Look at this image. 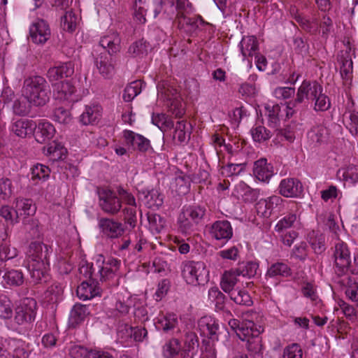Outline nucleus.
Masks as SVG:
<instances>
[{"label":"nucleus","instance_id":"nucleus-1","mask_svg":"<svg viewBox=\"0 0 358 358\" xmlns=\"http://www.w3.org/2000/svg\"><path fill=\"white\" fill-rule=\"evenodd\" d=\"M52 252L51 246L40 241H33L27 251V268L34 284L49 282L50 256Z\"/></svg>","mask_w":358,"mask_h":358},{"label":"nucleus","instance_id":"nucleus-2","mask_svg":"<svg viewBox=\"0 0 358 358\" xmlns=\"http://www.w3.org/2000/svg\"><path fill=\"white\" fill-rule=\"evenodd\" d=\"M120 38L115 32L101 37L99 43L92 51L94 64L100 74L110 78L115 73L113 54L120 50Z\"/></svg>","mask_w":358,"mask_h":358},{"label":"nucleus","instance_id":"nucleus-3","mask_svg":"<svg viewBox=\"0 0 358 358\" xmlns=\"http://www.w3.org/2000/svg\"><path fill=\"white\" fill-rule=\"evenodd\" d=\"M22 92L30 104L35 106H45L50 99L51 90L45 78L31 76L23 82Z\"/></svg>","mask_w":358,"mask_h":358},{"label":"nucleus","instance_id":"nucleus-4","mask_svg":"<svg viewBox=\"0 0 358 358\" xmlns=\"http://www.w3.org/2000/svg\"><path fill=\"white\" fill-rule=\"evenodd\" d=\"M264 331L262 326H257L252 321L248 320L241 328L238 336L242 341H246V348L251 358H263L262 338L259 334Z\"/></svg>","mask_w":358,"mask_h":358},{"label":"nucleus","instance_id":"nucleus-5","mask_svg":"<svg viewBox=\"0 0 358 358\" xmlns=\"http://www.w3.org/2000/svg\"><path fill=\"white\" fill-rule=\"evenodd\" d=\"M322 92H323V87L317 81L303 80L297 90L295 99L287 103V117L293 116L300 110L301 104L306 101H313L316 99L317 93Z\"/></svg>","mask_w":358,"mask_h":358},{"label":"nucleus","instance_id":"nucleus-6","mask_svg":"<svg viewBox=\"0 0 358 358\" xmlns=\"http://www.w3.org/2000/svg\"><path fill=\"white\" fill-rule=\"evenodd\" d=\"M333 257L335 272L338 275H344L348 272H350L353 275H358V257H355L354 261L352 262L350 252L345 243L339 240L335 244Z\"/></svg>","mask_w":358,"mask_h":358},{"label":"nucleus","instance_id":"nucleus-7","mask_svg":"<svg viewBox=\"0 0 358 358\" xmlns=\"http://www.w3.org/2000/svg\"><path fill=\"white\" fill-rule=\"evenodd\" d=\"M181 272L183 278L189 285H204L209 280V272L203 262H183L181 265Z\"/></svg>","mask_w":358,"mask_h":358},{"label":"nucleus","instance_id":"nucleus-8","mask_svg":"<svg viewBox=\"0 0 358 358\" xmlns=\"http://www.w3.org/2000/svg\"><path fill=\"white\" fill-rule=\"evenodd\" d=\"M37 303L33 298H24L15 308L14 320L18 324L31 323L35 320Z\"/></svg>","mask_w":358,"mask_h":358},{"label":"nucleus","instance_id":"nucleus-9","mask_svg":"<svg viewBox=\"0 0 358 358\" xmlns=\"http://www.w3.org/2000/svg\"><path fill=\"white\" fill-rule=\"evenodd\" d=\"M99 205L101 209L112 215L117 213L121 208V202L115 193L108 189L99 191Z\"/></svg>","mask_w":358,"mask_h":358},{"label":"nucleus","instance_id":"nucleus-10","mask_svg":"<svg viewBox=\"0 0 358 358\" xmlns=\"http://www.w3.org/2000/svg\"><path fill=\"white\" fill-rule=\"evenodd\" d=\"M138 197L141 203L147 208L159 209L164 203V195L158 189H137Z\"/></svg>","mask_w":358,"mask_h":358},{"label":"nucleus","instance_id":"nucleus-11","mask_svg":"<svg viewBox=\"0 0 358 358\" xmlns=\"http://www.w3.org/2000/svg\"><path fill=\"white\" fill-rule=\"evenodd\" d=\"M50 29L44 20H38L29 28V37L33 43H45L50 37Z\"/></svg>","mask_w":358,"mask_h":358},{"label":"nucleus","instance_id":"nucleus-12","mask_svg":"<svg viewBox=\"0 0 358 358\" xmlns=\"http://www.w3.org/2000/svg\"><path fill=\"white\" fill-rule=\"evenodd\" d=\"M303 189V185L297 178L283 179L279 185V193L285 197H299L301 195Z\"/></svg>","mask_w":358,"mask_h":358},{"label":"nucleus","instance_id":"nucleus-13","mask_svg":"<svg viewBox=\"0 0 358 358\" xmlns=\"http://www.w3.org/2000/svg\"><path fill=\"white\" fill-rule=\"evenodd\" d=\"M183 345H180L181 358H194L198 352L199 338L192 331H186L184 335Z\"/></svg>","mask_w":358,"mask_h":358},{"label":"nucleus","instance_id":"nucleus-14","mask_svg":"<svg viewBox=\"0 0 358 358\" xmlns=\"http://www.w3.org/2000/svg\"><path fill=\"white\" fill-rule=\"evenodd\" d=\"M74 73V64L71 62H64L51 67L47 71V77L50 82L69 78Z\"/></svg>","mask_w":358,"mask_h":358},{"label":"nucleus","instance_id":"nucleus-15","mask_svg":"<svg viewBox=\"0 0 358 358\" xmlns=\"http://www.w3.org/2000/svg\"><path fill=\"white\" fill-rule=\"evenodd\" d=\"M102 108L97 103L86 105L85 110L80 115V122L83 125L96 124L101 117Z\"/></svg>","mask_w":358,"mask_h":358},{"label":"nucleus","instance_id":"nucleus-16","mask_svg":"<svg viewBox=\"0 0 358 358\" xmlns=\"http://www.w3.org/2000/svg\"><path fill=\"white\" fill-rule=\"evenodd\" d=\"M120 262L115 259H110L107 262H96L97 275L100 281H106L112 278L118 270Z\"/></svg>","mask_w":358,"mask_h":358},{"label":"nucleus","instance_id":"nucleus-17","mask_svg":"<svg viewBox=\"0 0 358 358\" xmlns=\"http://www.w3.org/2000/svg\"><path fill=\"white\" fill-rule=\"evenodd\" d=\"M95 280L83 281L76 289L78 296L83 300H88L100 295L101 288Z\"/></svg>","mask_w":358,"mask_h":358},{"label":"nucleus","instance_id":"nucleus-18","mask_svg":"<svg viewBox=\"0 0 358 358\" xmlns=\"http://www.w3.org/2000/svg\"><path fill=\"white\" fill-rule=\"evenodd\" d=\"M36 129V123L28 119H20L11 125V131L20 138L31 136Z\"/></svg>","mask_w":358,"mask_h":358},{"label":"nucleus","instance_id":"nucleus-19","mask_svg":"<svg viewBox=\"0 0 358 358\" xmlns=\"http://www.w3.org/2000/svg\"><path fill=\"white\" fill-rule=\"evenodd\" d=\"M210 234L217 240H229L233 236L231 223L228 220H219L213 224Z\"/></svg>","mask_w":358,"mask_h":358},{"label":"nucleus","instance_id":"nucleus-20","mask_svg":"<svg viewBox=\"0 0 358 358\" xmlns=\"http://www.w3.org/2000/svg\"><path fill=\"white\" fill-rule=\"evenodd\" d=\"M2 283L4 286L17 287L24 284V277L22 271L17 269H9L6 266V269L2 272L1 277Z\"/></svg>","mask_w":358,"mask_h":358},{"label":"nucleus","instance_id":"nucleus-21","mask_svg":"<svg viewBox=\"0 0 358 358\" xmlns=\"http://www.w3.org/2000/svg\"><path fill=\"white\" fill-rule=\"evenodd\" d=\"M253 173L259 180L268 182L273 175V167L266 159L262 158L255 162Z\"/></svg>","mask_w":358,"mask_h":358},{"label":"nucleus","instance_id":"nucleus-22","mask_svg":"<svg viewBox=\"0 0 358 358\" xmlns=\"http://www.w3.org/2000/svg\"><path fill=\"white\" fill-rule=\"evenodd\" d=\"M55 134L54 126L46 121H41L36 124V129L33 135L36 141L40 143H45L50 141Z\"/></svg>","mask_w":358,"mask_h":358},{"label":"nucleus","instance_id":"nucleus-23","mask_svg":"<svg viewBox=\"0 0 358 358\" xmlns=\"http://www.w3.org/2000/svg\"><path fill=\"white\" fill-rule=\"evenodd\" d=\"M99 225L103 234L110 238H117L123 232L122 224L112 219L101 218Z\"/></svg>","mask_w":358,"mask_h":358},{"label":"nucleus","instance_id":"nucleus-24","mask_svg":"<svg viewBox=\"0 0 358 358\" xmlns=\"http://www.w3.org/2000/svg\"><path fill=\"white\" fill-rule=\"evenodd\" d=\"M201 333L211 340H217L218 323L210 317H202L199 321Z\"/></svg>","mask_w":358,"mask_h":358},{"label":"nucleus","instance_id":"nucleus-25","mask_svg":"<svg viewBox=\"0 0 358 358\" xmlns=\"http://www.w3.org/2000/svg\"><path fill=\"white\" fill-rule=\"evenodd\" d=\"M208 299L214 303L216 311L231 315L226 307L227 296L217 287H213L208 290Z\"/></svg>","mask_w":358,"mask_h":358},{"label":"nucleus","instance_id":"nucleus-26","mask_svg":"<svg viewBox=\"0 0 358 358\" xmlns=\"http://www.w3.org/2000/svg\"><path fill=\"white\" fill-rule=\"evenodd\" d=\"M337 59L341 64L340 73L343 80L345 81L351 80L353 64L350 52L348 50L341 51L338 54Z\"/></svg>","mask_w":358,"mask_h":358},{"label":"nucleus","instance_id":"nucleus-27","mask_svg":"<svg viewBox=\"0 0 358 358\" xmlns=\"http://www.w3.org/2000/svg\"><path fill=\"white\" fill-rule=\"evenodd\" d=\"M281 201L282 199L278 196H271L268 199H261L255 206L257 214L262 217H268L275 206Z\"/></svg>","mask_w":358,"mask_h":358},{"label":"nucleus","instance_id":"nucleus-28","mask_svg":"<svg viewBox=\"0 0 358 358\" xmlns=\"http://www.w3.org/2000/svg\"><path fill=\"white\" fill-rule=\"evenodd\" d=\"M178 320L175 314H166L159 318L157 322V327L163 331L168 333L171 331L177 336L180 330L178 328Z\"/></svg>","mask_w":358,"mask_h":358},{"label":"nucleus","instance_id":"nucleus-29","mask_svg":"<svg viewBox=\"0 0 358 358\" xmlns=\"http://www.w3.org/2000/svg\"><path fill=\"white\" fill-rule=\"evenodd\" d=\"M178 27L180 29L187 28L188 31H192L200 28V26L206 24V22L200 16L192 17L185 16L182 13L178 11L177 13Z\"/></svg>","mask_w":358,"mask_h":358},{"label":"nucleus","instance_id":"nucleus-30","mask_svg":"<svg viewBox=\"0 0 358 358\" xmlns=\"http://www.w3.org/2000/svg\"><path fill=\"white\" fill-rule=\"evenodd\" d=\"M329 130L323 124L313 127L308 132V138L316 145L327 142Z\"/></svg>","mask_w":358,"mask_h":358},{"label":"nucleus","instance_id":"nucleus-31","mask_svg":"<svg viewBox=\"0 0 358 358\" xmlns=\"http://www.w3.org/2000/svg\"><path fill=\"white\" fill-rule=\"evenodd\" d=\"M75 91V87L70 82H62L56 86L54 96L56 99L76 101L77 99L73 98Z\"/></svg>","mask_w":358,"mask_h":358},{"label":"nucleus","instance_id":"nucleus-32","mask_svg":"<svg viewBox=\"0 0 358 358\" xmlns=\"http://www.w3.org/2000/svg\"><path fill=\"white\" fill-rule=\"evenodd\" d=\"M89 314L90 311L87 306L76 303L70 313L69 322L71 326L76 327L78 324L83 322Z\"/></svg>","mask_w":358,"mask_h":358},{"label":"nucleus","instance_id":"nucleus-33","mask_svg":"<svg viewBox=\"0 0 358 358\" xmlns=\"http://www.w3.org/2000/svg\"><path fill=\"white\" fill-rule=\"evenodd\" d=\"M240 48L244 58L252 57L257 53L258 41L253 36H245L240 42Z\"/></svg>","mask_w":358,"mask_h":358},{"label":"nucleus","instance_id":"nucleus-34","mask_svg":"<svg viewBox=\"0 0 358 358\" xmlns=\"http://www.w3.org/2000/svg\"><path fill=\"white\" fill-rule=\"evenodd\" d=\"M292 275V269L284 262H278L272 264L266 271V275L269 278H287Z\"/></svg>","mask_w":358,"mask_h":358},{"label":"nucleus","instance_id":"nucleus-35","mask_svg":"<svg viewBox=\"0 0 358 358\" xmlns=\"http://www.w3.org/2000/svg\"><path fill=\"white\" fill-rule=\"evenodd\" d=\"M192 126L184 120L178 121L173 134V139L179 143H187L190 139Z\"/></svg>","mask_w":358,"mask_h":358},{"label":"nucleus","instance_id":"nucleus-36","mask_svg":"<svg viewBox=\"0 0 358 358\" xmlns=\"http://www.w3.org/2000/svg\"><path fill=\"white\" fill-rule=\"evenodd\" d=\"M239 276L236 269L225 271L222 275L220 283L222 290L226 293L234 290V287L238 281V277Z\"/></svg>","mask_w":358,"mask_h":358},{"label":"nucleus","instance_id":"nucleus-37","mask_svg":"<svg viewBox=\"0 0 358 358\" xmlns=\"http://www.w3.org/2000/svg\"><path fill=\"white\" fill-rule=\"evenodd\" d=\"M46 152V155L52 160L57 161L66 157L67 150L61 143L54 141L47 145Z\"/></svg>","mask_w":358,"mask_h":358},{"label":"nucleus","instance_id":"nucleus-38","mask_svg":"<svg viewBox=\"0 0 358 358\" xmlns=\"http://www.w3.org/2000/svg\"><path fill=\"white\" fill-rule=\"evenodd\" d=\"M162 353L165 358H173L180 355V341L179 338L174 337L169 340L163 345Z\"/></svg>","mask_w":358,"mask_h":358},{"label":"nucleus","instance_id":"nucleus-39","mask_svg":"<svg viewBox=\"0 0 358 358\" xmlns=\"http://www.w3.org/2000/svg\"><path fill=\"white\" fill-rule=\"evenodd\" d=\"M8 348L11 358H29V352L24 349L23 345L17 340L8 339Z\"/></svg>","mask_w":358,"mask_h":358},{"label":"nucleus","instance_id":"nucleus-40","mask_svg":"<svg viewBox=\"0 0 358 358\" xmlns=\"http://www.w3.org/2000/svg\"><path fill=\"white\" fill-rule=\"evenodd\" d=\"M231 300L240 306H250L252 300L250 294L245 290L235 289L228 293Z\"/></svg>","mask_w":358,"mask_h":358},{"label":"nucleus","instance_id":"nucleus-41","mask_svg":"<svg viewBox=\"0 0 358 358\" xmlns=\"http://www.w3.org/2000/svg\"><path fill=\"white\" fill-rule=\"evenodd\" d=\"M191 181L192 180L189 176L180 174L175 177L172 186L178 194H185L189 190Z\"/></svg>","mask_w":358,"mask_h":358},{"label":"nucleus","instance_id":"nucleus-42","mask_svg":"<svg viewBox=\"0 0 358 358\" xmlns=\"http://www.w3.org/2000/svg\"><path fill=\"white\" fill-rule=\"evenodd\" d=\"M182 213H183L186 217L190 218V220L193 221V223H195L198 226L203 219L206 210L204 208L199 206H192L183 210Z\"/></svg>","mask_w":358,"mask_h":358},{"label":"nucleus","instance_id":"nucleus-43","mask_svg":"<svg viewBox=\"0 0 358 358\" xmlns=\"http://www.w3.org/2000/svg\"><path fill=\"white\" fill-rule=\"evenodd\" d=\"M308 240L315 253L320 254L325 250L324 237L322 234L312 231L308 235Z\"/></svg>","mask_w":358,"mask_h":358},{"label":"nucleus","instance_id":"nucleus-44","mask_svg":"<svg viewBox=\"0 0 358 358\" xmlns=\"http://www.w3.org/2000/svg\"><path fill=\"white\" fill-rule=\"evenodd\" d=\"M136 150L139 154L150 155L154 152L150 139L144 136L136 133Z\"/></svg>","mask_w":358,"mask_h":358},{"label":"nucleus","instance_id":"nucleus-45","mask_svg":"<svg viewBox=\"0 0 358 358\" xmlns=\"http://www.w3.org/2000/svg\"><path fill=\"white\" fill-rule=\"evenodd\" d=\"M258 267L259 265L257 262H248L239 264V266L236 270L240 276L242 275L243 277L251 278L256 275Z\"/></svg>","mask_w":358,"mask_h":358},{"label":"nucleus","instance_id":"nucleus-46","mask_svg":"<svg viewBox=\"0 0 358 358\" xmlns=\"http://www.w3.org/2000/svg\"><path fill=\"white\" fill-rule=\"evenodd\" d=\"M79 272L84 277L89 278L87 280H99V276L97 275L96 264L94 265L87 262H83L80 264Z\"/></svg>","mask_w":358,"mask_h":358},{"label":"nucleus","instance_id":"nucleus-47","mask_svg":"<svg viewBox=\"0 0 358 358\" xmlns=\"http://www.w3.org/2000/svg\"><path fill=\"white\" fill-rule=\"evenodd\" d=\"M17 211H19V217L22 215H33L36 213V207L30 199H20L17 201Z\"/></svg>","mask_w":358,"mask_h":358},{"label":"nucleus","instance_id":"nucleus-48","mask_svg":"<svg viewBox=\"0 0 358 358\" xmlns=\"http://www.w3.org/2000/svg\"><path fill=\"white\" fill-rule=\"evenodd\" d=\"M147 219L150 229L157 233H159L164 229L166 224V220L158 214L148 213Z\"/></svg>","mask_w":358,"mask_h":358},{"label":"nucleus","instance_id":"nucleus-49","mask_svg":"<svg viewBox=\"0 0 358 358\" xmlns=\"http://www.w3.org/2000/svg\"><path fill=\"white\" fill-rule=\"evenodd\" d=\"M178 224L180 231L185 234H192L196 230L197 227V225L193 223V221L186 217L183 213L180 215Z\"/></svg>","mask_w":358,"mask_h":358},{"label":"nucleus","instance_id":"nucleus-50","mask_svg":"<svg viewBox=\"0 0 358 358\" xmlns=\"http://www.w3.org/2000/svg\"><path fill=\"white\" fill-rule=\"evenodd\" d=\"M134 335V329L131 325L127 323L120 324L117 327V336L120 341L123 343L130 341L132 343V336Z\"/></svg>","mask_w":358,"mask_h":358},{"label":"nucleus","instance_id":"nucleus-51","mask_svg":"<svg viewBox=\"0 0 358 358\" xmlns=\"http://www.w3.org/2000/svg\"><path fill=\"white\" fill-rule=\"evenodd\" d=\"M13 305L6 296H0V318L10 319L13 316Z\"/></svg>","mask_w":358,"mask_h":358},{"label":"nucleus","instance_id":"nucleus-52","mask_svg":"<svg viewBox=\"0 0 358 358\" xmlns=\"http://www.w3.org/2000/svg\"><path fill=\"white\" fill-rule=\"evenodd\" d=\"M61 26L64 31L72 32L76 27V16L72 11L66 12L61 17Z\"/></svg>","mask_w":358,"mask_h":358},{"label":"nucleus","instance_id":"nucleus-53","mask_svg":"<svg viewBox=\"0 0 358 358\" xmlns=\"http://www.w3.org/2000/svg\"><path fill=\"white\" fill-rule=\"evenodd\" d=\"M0 215L13 224L19 222V211L9 206H3L0 208Z\"/></svg>","mask_w":358,"mask_h":358},{"label":"nucleus","instance_id":"nucleus-54","mask_svg":"<svg viewBox=\"0 0 358 358\" xmlns=\"http://www.w3.org/2000/svg\"><path fill=\"white\" fill-rule=\"evenodd\" d=\"M296 220L295 214H289L278 221L275 225V231L278 233H284L291 228Z\"/></svg>","mask_w":358,"mask_h":358},{"label":"nucleus","instance_id":"nucleus-55","mask_svg":"<svg viewBox=\"0 0 358 358\" xmlns=\"http://www.w3.org/2000/svg\"><path fill=\"white\" fill-rule=\"evenodd\" d=\"M25 230L29 234L31 238H39L41 236L38 221L36 220H23Z\"/></svg>","mask_w":358,"mask_h":358},{"label":"nucleus","instance_id":"nucleus-56","mask_svg":"<svg viewBox=\"0 0 358 358\" xmlns=\"http://www.w3.org/2000/svg\"><path fill=\"white\" fill-rule=\"evenodd\" d=\"M50 169L48 166L37 164L31 169V178L33 180H46L49 178Z\"/></svg>","mask_w":358,"mask_h":358},{"label":"nucleus","instance_id":"nucleus-57","mask_svg":"<svg viewBox=\"0 0 358 358\" xmlns=\"http://www.w3.org/2000/svg\"><path fill=\"white\" fill-rule=\"evenodd\" d=\"M251 134L256 142H263L271 138V132L263 126H258L252 129Z\"/></svg>","mask_w":358,"mask_h":358},{"label":"nucleus","instance_id":"nucleus-58","mask_svg":"<svg viewBox=\"0 0 358 358\" xmlns=\"http://www.w3.org/2000/svg\"><path fill=\"white\" fill-rule=\"evenodd\" d=\"M29 103L27 99L15 100L13 105V110L15 115L24 116L30 110Z\"/></svg>","mask_w":358,"mask_h":358},{"label":"nucleus","instance_id":"nucleus-59","mask_svg":"<svg viewBox=\"0 0 358 358\" xmlns=\"http://www.w3.org/2000/svg\"><path fill=\"white\" fill-rule=\"evenodd\" d=\"M313 101H315L314 108L317 111H326L331 106L329 98L322 92L321 93H317L316 99Z\"/></svg>","mask_w":358,"mask_h":358},{"label":"nucleus","instance_id":"nucleus-60","mask_svg":"<svg viewBox=\"0 0 358 358\" xmlns=\"http://www.w3.org/2000/svg\"><path fill=\"white\" fill-rule=\"evenodd\" d=\"M62 292L63 289L61 285L58 282H54L48 287L45 296L48 301L55 302Z\"/></svg>","mask_w":358,"mask_h":358},{"label":"nucleus","instance_id":"nucleus-61","mask_svg":"<svg viewBox=\"0 0 358 358\" xmlns=\"http://www.w3.org/2000/svg\"><path fill=\"white\" fill-rule=\"evenodd\" d=\"M53 120L60 124H68L71 121L70 113L63 107L57 108L53 113Z\"/></svg>","mask_w":358,"mask_h":358},{"label":"nucleus","instance_id":"nucleus-62","mask_svg":"<svg viewBox=\"0 0 358 358\" xmlns=\"http://www.w3.org/2000/svg\"><path fill=\"white\" fill-rule=\"evenodd\" d=\"M265 109L270 123L273 124L274 126L276 125L279 122L278 116L280 112V106L278 104H274L273 106L267 104L265 106Z\"/></svg>","mask_w":358,"mask_h":358},{"label":"nucleus","instance_id":"nucleus-63","mask_svg":"<svg viewBox=\"0 0 358 358\" xmlns=\"http://www.w3.org/2000/svg\"><path fill=\"white\" fill-rule=\"evenodd\" d=\"M303 352L300 345L297 343H293L287 346L283 352L284 358H302Z\"/></svg>","mask_w":358,"mask_h":358},{"label":"nucleus","instance_id":"nucleus-64","mask_svg":"<svg viewBox=\"0 0 358 358\" xmlns=\"http://www.w3.org/2000/svg\"><path fill=\"white\" fill-rule=\"evenodd\" d=\"M343 178L346 182L352 184L358 182V166L355 165L348 166L343 173Z\"/></svg>","mask_w":358,"mask_h":358}]
</instances>
